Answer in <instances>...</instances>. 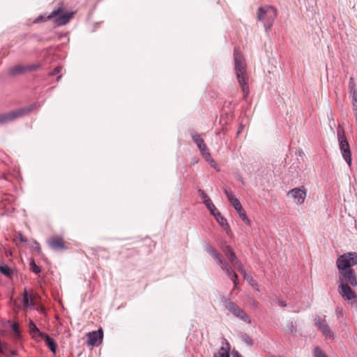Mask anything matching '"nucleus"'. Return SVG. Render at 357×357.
<instances>
[{
    "label": "nucleus",
    "mask_w": 357,
    "mask_h": 357,
    "mask_svg": "<svg viewBox=\"0 0 357 357\" xmlns=\"http://www.w3.org/2000/svg\"><path fill=\"white\" fill-rule=\"evenodd\" d=\"M234 66L236 77L243 93V98L246 100L249 94L248 84V77L246 73L245 63L241 53L234 49Z\"/></svg>",
    "instance_id": "1"
},
{
    "label": "nucleus",
    "mask_w": 357,
    "mask_h": 357,
    "mask_svg": "<svg viewBox=\"0 0 357 357\" xmlns=\"http://www.w3.org/2000/svg\"><path fill=\"white\" fill-rule=\"evenodd\" d=\"M205 251L211 256L233 283L238 282L237 274L233 271L231 266L226 261L222 255L209 244L206 245Z\"/></svg>",
    "instance_id": "2"
},
{
    "label": "nucleus",
    "mask_w": 357,
    "mask_h": 357,
    "mask_svg": "<svg viewBox=\"0 0 357 357\" xmlns=\"http://www.w3.org/2000/svg\"><path fill=\"white\" fill-rule=\"evenodd\" d=\"M277 17V10L271 6L259 7L258 8L257 19L263 22L266 32H268Z\"/></svg>",
    "instance_id": "3"
},
{
    "label": "nucleus",
    "mask_w": 357,
    "mask_h": 357,
    "mask_svg": "<svg viewBox=\"0 0 357 357\" xmlns=\"http://www.w3.org/2000/svg\"><path fill=\"white\" fill-rule=\"evenodd\" d=\"M336 265L338 271L353 269L352 266L357 265V253L347 252L340 255L336 261Z\"/></svg>",
    "instance_id": "4"
},
{
    "label": "nucleus",
    "mask_w": 357,
    "mask_h": 357,
    "mask_svg": "<svg viewBox=\"0 0 357 357\" xmlns=\"http://www.w3.org/2000/svg\"><path fill=\"white\" fill-rule=\"evenodd\" d=\"M337 135L342 157L344 158L347 163L349 165V166H351V151L349 143L345 137L344 130L342 128L339 127L337 130Z\"/></svg>",
    "instance_id": "5"
},
{
    "label": "nucleus",
    "mask_w": 357,
    "mask_h": 357,
    "mask_svg": "<svg viewBox=\"0 0 357 357\" xmlns=\"http://www.w3.org/2000/svg\"><path fill=\"white\" fill-rule=\"evenodd\" d=\"M225 307L232 313L234 316L238 318L239 319L248 323L251 324V320L241 308H240L236 303L231 301L230 300L225 298Z\"/></svg>",
    "instance_id": "6"
},
{
    "label": "nucleus",
    "mask_w": 357,
    "mask_h": 357,
    "mask_svg": "<svg viewBox=\"0 0 357 357\" xmlns=\"http://www.w3.org/2000/svg\"><path fill=\"white\" fill-rule=\"evenodd\" d=\"M338 292L351 306L357 307V296L349 285H347V284H340L338 286Z\"/></svg>",
    "instance_id": "7"
},
{
    "label": "nucleus",
    "mask_w": 357,
    "mask_h": 357,
    "mask_svg": "<svg viewBox=\"0 0 357 357\" xmlns=\"http://www.w3.org/2000/svg\"><path fill=\"white\" fill-rule=\"evenodd\" d=\"M31 110V107H24L8 113L1 114H0V125L14 121L15 119L26 114Z\"/></svg>",
    "instance_id": "8"
},
{
    "label": "nucleus",
    "mask_w": 357,
    "mask_h": 357,
    "mask_svg": "<svg viewBox=\"0 0 357 357\" xmlns=\"http://www.w3.org/2000/svg\"><path fill=\"white\" fill-rule=\"evenodd\" d=\"M340 284H347L353 287L357 286L356 274L354 269L338 271Z\"/></svg>",
    "instance_id": "9"
},
{
    "label": "nucleus",
    "mask_w": 357,
    "mask_h": 357,
    "mask_svg": "<svg viewBox=\"0 0 357 357\" xmlns=\"http://www.w3.org/2000/svg\"><path fill=\"white\" fill-rule=\"evenodd\" d=\"M73 13H63V8H58L54 10L51 14L48 16V18H52L55 17V23L58 26H63L66 24L70 19L73 17Z\"/></svg>",
    "instance_id": "10"
},
{
    "label": "nucleus",
    "mask_w": 357,
    "mask_h": 357,
    "mask_svg": "<svg viewBox=\"0 0 357 357\" xmlns=\"http://www.w3.org/2000/svg\"><path fill=\"white\" fill-rule=\"evenodd\" d=\"M287 195L291 196L297 204H302L305 202L307 192L304 187H302L301 188H295L289 190L287 193Z\"/></svg>",
    "instance_id": "11"
},
{
    "label": "nucleus",
    "mask_w": 357,
    "mask_h": 357,
    "mask_svg": "<svg viewBox=\"0 0 357 357\" xmlns=\"http://www.w3.org/2000/svg\"><path fill=\"white\" fill-rule=\"evenodd\" d=\"M103 331L101 328L98 331L90 332L87 333V344L97 347L99 346L102 341Z\"/></svg>",
    "instance_id": "12"
},
{
    "label": "nucleus",
    "mask_w": 357,
    "mask_h": 357,
    "mask_svg": "<svg viewBox=\"0 0 357 357\" xmlns=\"http://www.w3.org/2000/svg\"><path fill=\"white\" fill-rule=\"evenodd\" d=\"M315 326L319 328V329L321 331L324 335L326 337H331L333 333L328 326L326 321L325 319L321 320V319L317 316L314 318Z\"/></svg>",
    "instance_id": "13"
},
{
    "label": "nucleus",
    "mask_w": 357,
    "mask_h": 357,
    "mask_svg": "<svg viewBox=\"0 0 357 357\" xmlns=\"http://www.w3.org/2000/svg\"><path fill=\"white\" fill-rule=\"evenodd\" d=\"M222 250L225 253V255L228 258L229 261L231 263V266H232L235 264H236L238 261H240L235 252H234L232 248L230 245H225L222 247Z\"/></svg>",
    "instance_id": "14"
},
{
    "label": "nucleus",
    "mask_w": 357,
    "mask_h": 357,
    "mask_svg": "<svg viewBox=\"0 0 357 357\" xmlns=\"http://www.w3.org/2000/svg\"><path fill=\"white\" fill-rule=\"evenodd\" d=\"M49 245H50V248H52V249H54L55 250H63L66 248L64 243H63V241L60 237L52 238L49 241Z\"/></svg>",
    "instance_id": "15"
},
{
    "label": "nucleus",
    "mask_w": 357,
    "mask_h": 357,
    "mask_svg": "<svg viewBox=\"0 0 357 357\" xmlns=\"http://www.w3.org/2000/svg\"><path fill=\"white\" fill-rule=\"evenodd\" d=\"M40 337L44 340L45 342L46 345L50 349V350L55 354L57 348V345L54 340L50 337L47 334L45 333H40Z\"/></svg>",
    "instance_id": "16"
},
{
    "label": "nucleus",
    "mask_w": 357,
    "mask_h": 357,
    "mask_svg": "<svg viewBox=\"0 0 357 357\" xmlns=\"http://www.w3.org/2000/svg\"><path fill=\"white\" fill-rule=\"evenodd\" d=\"M26 67L24 65H17L13 67H10L8 70V73L11 77H15L18 75L26 73Z\"/></svg>",
    "instance_id": "17"
},
{
    "label": "nucleus",
    "mask_w": 357,
    "mask_h": 357,
    "mask_svg": "<svg viewBox=\"0 0 357 357\" xmlns=\"http://www.w3.org/2000/svg\"><path fill=\"white\" fill-rule=\"evenodd\" d=\"M191 136H192L193 141L195 142V143L197 144V147L200 150V151H205V149H206V148H207L206 145L205 144L204 140L202 138H200V136L198 134H197L195 132H192L191 134Z\"/></svg>",
    "instance_id": "18"
},
{
    "label": "nucleus",
    "mask_w": 357,
    "mask_h": 357,
    "mask_svg": "<svg viewBox=\"0 0 357 357\" xmlns=\"http://www.w3.org/2000/svg\"><path fill=\"white\" fill-rule=\"evenodd\" d=\"M224 192L228 201L233 206L240 203L239 200L236 197L234 193L229 188H224Z\"/></svg>",
    "instance_id": "19"
},
{
    "label": "nucleus",
    "mask_w": 357,
    "mask_h": 357,
    "mask_svg": "<svg viewBox=\"0 0 357 357\" xmlns=\"http://www.w3.org/2000/svg\"><path fill=\"white\" fill-rule=\"evenodd\" d=\"M0 272L8 278H11L13 275L12 269L6 264H0Z\"/></svg>",
    "instance_id": "20"
},
{
    "label": "nucleus",
    "mask_w": 357,
    "mask_h": 357,
    "mask_svg": "<svg viewBox=\"0 0 357 357\" xmlns=\"http://www.w3.org/2000/svg\"><path fill=\"white\" fill-rule=\"evenodd\" d=\"M238 337L242 342L249 346H252L254 343L252 339L245 333H240Z\"/></svg>",
    "instance_id": "21"
},
{
    "label": "nucleus",
    "mask_w": 357,
    "mask_h": 357,
    "mask_svg": "<svg viewBox=\"0 0 357 357\" xmlns=\"http://www.w3.org/2000/svg\"><path fill=\"white\" fill-rule=\"evenodd\" d=\"M216 220V221L222 227H228V223L227 220L222 216L221 213L218 211L215 213V214L213 215Z\"/></svg>",
    "instance_id": "22"
},
{
    "label": "nucleus",
    "mask_w": 357,
    "mask_h": 357,
    "mask_svg": "<svg viewBox=\"0 0 357 357\" xmlns=\"http://www.w3.org/2000/svg\"><path fill=\"white\" fill-rule=\"evenodd\" d=\"M229 344L228 342H226V346L221 347L220 349L218 352L219 357H229Z\"/></svg>",
    "instance_id": "23"
},
{
    "label": "nucleus",
    "mask_w": 357,
    "mask_h": 357,
    "mask_svg": "<svg viewBox=\"0 0 357 357\" xmlns=\"http://www.w3.org/2000/svg\"><path fill=\"white\" fill-rule=\"evenodd\" d=\"M23 304L24 306H32L33 305L31 298L29 296L26 291H24L23 295Z\"/></svg>",
    "instance_id": "24"
},
{
    "label": "nucleus",
    "mask_w": 357,
    "mask_h": 357,
    "mask_svg": "<svg viewBox=\"0 0 357 357\" xmlns=\"http://www.w3.org/2000/svg\"><path fill=\"white\" fill-rule=\"evenodd\" d=\"M204 204L213 215H214L215 213L218 212L211 200H206V202Z\"/></svg>",
    "instance_id": "25"
},
{
    "label": "nucleus",
    "mask_w": 357,
    "mask_h": 357,
    "mask_svg": "<svg viewBox=\"0 0 357 357\" xmlns=\"http://www.w3.org/2000/svg\"><path fill=\"white\" fill-rule=\"evenodd\" d=\"M234 268H236L240 273H241L243 276H246V271L243 265V264L241 262V261H238L236 264L232 266Z\"/></svg>",
    "instance_id": "26"
},
{
    "label": "nucleus",
    "mask_w": 357,
    "mask_h": 357,
    "mask_svg": "<svg viewBox=\"0 0 357 357\" xmlns=\"http://www.w3.org/2000/svg\"><path fill=\"white\" fill-rule=\"evenodd\" d=\"M29 265H30V267H31V268L32 271H33L34 273H36V274H38V273L41 271V270H40V267H39V266H38L36 264V263H35V261H34V260H33V259H31V261H30V263H29Z\"/></svg>",
    "instance_id": "27"
},
{
    "label": "nucleus",
    "mask_w": 357,
    "mask_h": 357,
    "mask_svg": "<svg viewBox=\"0 0 357 357\" xmlns=\"http://www.w3.org/2000/svg\"><path fill=\"white\" fill-rule=\"evenodd\" d=\"M29 330H30L31 333H32L33 335H35L36 333H38L40 335L41 333L40 332L39 329L37 328V326L33 321H31L29 323Z\"/></svg>",
    "instance_id": "28"
},
{
    "label": "nucleus",
    "mask_w": 357,
    "mask_h": 357,
    "mask_svg": "<svg viewBox=\"0 0 357 357\" xmlns=\"http://www.w3.org/2000/svg\"><path fill=\"white\" fill-rule=\"evenodd\" d=\"M26 71L32 72L35 71L40 68V65L39 63L32 64V65H25Z\"/></svg>",
    "instance_id": "29"
},
{
    "label": "nucleus",
    "mask_w": 357,
    "mask_h": 357,
    "mask_svg": "<svg viewBox=\"0 0 357 357\" xmlns=\"http://www.w3.org/2000/svg\"><path fill=\"white\" fill-rule=\"evenodd\" d=\"M239 217L248 225H250V220L248 218L247 215H246V213H245V211L244 209L241 210V211H239V213H238Z\"/></svg>",
    "instance_id": "30"
},
{
    "label": "nucleus",
    "mask_w": 357,
    "mask_h": 357,
    "mask_svg": "<svg viewBox=\"0 0 357 357\" xmlns=\"http://www.w3.org/2000/svg\"><path fill=\"white\" fill-rule=\"evenodd\" d=\"M11 328L15 333V337L19 338L20 337V331L19 329V325L16 323L12 324Z\"/></svg>",
    "instance_id": "31"
},
{
    "label": "nucleus",
    "mask_w": 357,
    "mask_h": 357,
    "mask_svg": "<svg viewBox=\"0 0 357 357\" xmlns=\"http://www.w3.org/2000/svg\"><path fill=\"white\" fill-rule=\"evenodd\" d=\"M353 109L357 110V91H354L352 95Z\"/></svg>",
    "instance_id": "32"
},
{
    "label": "nucleus",
    "mask_w": 357,
    "mask_h": 357,
    "mask_svg": "<svg viewBox=\"0 0 357 357\" xmlns=\"http://www.w3.org/2000/svg\"><path fill=\"white\" fill-rule=\"evenodd\" d=\"M201 152L202 153L203 156L207 161L211 162H214L213 160L211 158V154L208 151L207 149H205V151H202Z\"/></svg>",
    "instance_id": "33"
},
{
    "label": "nucleus",
    "mask_w": 357,
    "mask_h": 357,
    "mask_svg": "<svg viewBox=\"0 0 357 357\" xmlns=\"http://www.w3.org/2000/svg\"><path fill=\"white\" fill-rule=\"evenodd\" d=\"M314 357H327L322 351L318 348L316 347L314 350Z\"/></svg>",
    "instance_id": "34"
},
{
    "label": "nucleus",
    "mask_w": 357,
    "mask_h": 357,
    "mask_svg": "<svg viewBox=\"0 0 357 357\" xmlns=\"http://www.w3.org/2000/svg\"><path fill=\"white\" fill-rule=\"evenodd\" d=\"M198 192L201 196L202 199L204 200V203L206 202V200H211L208 195L202 190L199 189L198 190Z\"/></svg>",
    "instance_id": "35"
},
{
    "label": "nucleus",
    "mask_w": 357,
    "mask_h": 357,
    "mask_svg": "<svg viewBox=\"0 0 357 357\" xmlns=\"http://www.w3.org/2000/svg\"><path fill=\"white\" fill-rule=\"evenodd\" d=\"M244 278L249 282L250 284L252 286H254V284L257 285V282L255 281V280L252 278V276L246 273V276H243Z\"/></svg>",
    "instance_id": "36"
},
{
    "label": "nucleus",
    "mask_w": 357,
    "mask_h": 357,
    "mask_svg": "<svg viewBox=\"0 0 357 357\" xmlns=\"http://www.w3.org/2000/svg\"><path fill=\"white\" fill-rule=\"evenodd\" d=\"M349 89H350V92L352 94L354 92V91H356V88H355L354 79L353 77H350V79H349Z\"/></svg>",
    "instance_id": "37"
},
{
    "label": "nucleus",
    "mask_w": 357,
    "mask_h": 357,
    "mask_svg": "<svg viewBox=\"0 0 357 357\" xmlns=\"http://www.w3.org/2000/svg\"><path fill=\"white\" fill-rule=\"evenodd\" d=\"M61 67L57 66L52 72L49 73L48 75L50 77L54 76L56 74H59L61 72Z\"/></svg>",
    "instance_id": "38"
},
{
    "label": "nucleus",
    "mask_w": 357,
    "mask_h": 357,
    "mask_svg": "<svg viewBox=\"0 0 357 357\" xmlns=\"http://www.w3.org/2000/svg\"><path fill=\"white\" fill-rule=\"evenodd\" d=\"M287 327L291 333L295 334L296 333V328L294 327L292 321L288 324Z\"/></svg>",
    "instance_id": "39"
},
{
    "label": "nucleus",
    "mask_w": 357,
    "mask_h": 357,
    "mask_svg": "<svg viewBox=\"0 0 357 357\" xmlns=\"http://www.w3.org/2000/svg\"><path fill=\"white\" fill-rule=\"evenodd\" d=\"M275 301L277 302V303L279 305H280L282 307H286L287 306V303L284 301H282L280 298H278L277 296H275Z\"/></svg>",
    "instance_id": "40"
},
{
    "label": "nucleus",
    "mask_w": 357,
    "mask_h": 357,
    "mask_svg": "<svg viewBox=\"0 0 357 357\" xmlns=\"http://www.w3.org/2000/svg\"><path fill=\"white\" fill-rule=\"evenodd\" d=\"M17 238L22 243H26L27 238L24 237L21 232H19L17 234Z\"/></svg>",
    "instance_id": "41"
},
{
    "label": "nucleus",
    "mask_w": 357,
    "mask_h": 357,
    "mask_svg": "<svg viewBox=\"0 0 357 357\" xmlns=\"http://www.w3.org/2000/svg\"><path fill=\"white\" fill-rule=\"evenodd\" d=\"M233 207L235 208L237 213H239V211L243 209L241 203H238L237 205H235Z\"/></svg>",
    "instance_id": "42"
},
{
    "label": "nucleus",
    "mask_w": 357,
    "mask_h": 357,
    "mask_svg": "<svg viewBox=\"0 0 357 357\" xmlns=\"http://www.w3.org/2000/svg\"><path fill=\"white\" fill-rule=\"evenodd\" d=\"M232 357H243L242 355L236 350L232 351Z\"/></svg>",
    "instance_id": "43"
},
{
    "label": "nucleus",
    "mask_w": 357,
    "mask_h": 357,
    "mask_svg": "<svg viewBox=\"0 0 357 357\" xmlns=\"http://www.w3.org/2000/svg\"><path fill=\"white\" fill-rule=\"evenodd\" d=\"M34 243H35V245H36L34 249L36 250V251L37 252L40 253V251H41V249H40V246L39 243L38 242H36V241Z\"/></svg>",
    "instance_id": "44"
},
{
    "label": "nucleus",
    "mask_w": 357,
    "mask_h": 357,
    "mask_svg": "<svg viewBox=\"0 0 357 357\" xmlns=\"http://www.w3.org/2000/svg\"><path fill=\"white\" fill-rule=\"evenodd\" d=\"M237 180L241 182L243 185H245V181H244V179L243 178V177L241 176V175H238L237 176Z\"/></svg>",
    "instance_id": "45"
},
{
    "label": "nucleus",
    "mask_w": 357,
    "mask_h": 357,
    "mask_svg": "<svg viewBox=\"0 0 357 357\" xmlns=\"http://www.w3.org/2000/svg\"><path fill=\"white\" fill-rule=\"evenodd\" d=\"M238 282L234 283V289H237L238 288Z\"/></svg>",
    "instance_id": "46"
},
{
    "label": "nucleus",
    "mask_w": 357,
    "mask_h": 357,
    "mask_svg": "<svg viewBox=\"0 0 357 357\" xmlns=\"http://www.w3.org/2000/svg\"><path fill=\"white\" fill-rule=\"evenodd\" d=\"M356 113H355V119H356V124H357V110H355Z\"/></svg>",
    "instance_id": "47"
},
{
    "label": "nucleus",
    "mask_w": 357,
    "mask_h": 357,
    "mask_svg": "<svg viewBox=\"0 0 357 357\" xmlns=\"http://www.w3.org/2000/svg\"><path fill=\"white\" fill-rule=\"evenodd\" d=\"M61 78V75H59L57 77H56V81H59Z\"/></svg>",
    "instance_id": "48"
},
{
    "label": "nucleus",
    "mask_w": 357,
    "mask_h": 357,
    "mask_svg": "<svg viewBox=\"0 0 357 357\" xmlns=\"http://www.w3.org/2000/svg\"><path fill=\"white\" fill-rule=\"evenodd\" d=\"M257 287H258V285L257 284L255 285V284H254V286H252L253 288H255V289L258 290Z\"/></svg>",
    "instance_id": "49"
},
{
    "label": "nucleus",
    "mask_w": 357,
    "mask_h": 357,
    "mask_svg": "<svg viewBox=\"0 0 357 357\" xmlns=\"http://www.w3.org/2000/svg\"><path fill=\"white\" fill-rule=\"evenodd\" d=\"M257 287H258V285L257 284L255 285V284H254V286H252L253 288H255V289L258 290Z\"/></svg>",
    "instance_id": "50"
},
{
    "label": "nucleus",
    "mask_w": 357,
    "mask_h": 357,
    "mask_svg": "<svg viewBox=\"0 0 357 357\" xmlns=\"http://www.w3.org/2000/svg\"><path fill=\"white\" fill-rule=\"evenodd\" d=\"M240 132H241L240 130H238L237 132V135H238L240 133Z\"/></svg>",
    "instance_id": "51"
}]
</instances>
